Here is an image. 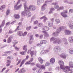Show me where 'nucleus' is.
Wrapping results in <instances>:
<instances>
[{
    "instance_id": "nucleus-1",
    "label": "nucleus",
    "mask_w": 73,
    "mask_h": 73,
    "mask_svg": "<svg viewBox=\"0 0 73 73\" xmlns=\"http://www.w3.org/2000/svg\"><path fill=\"white\" fill-rule=\"evenodd\" d=\"M58 63L60 65L61 69H62L64 72L66 73H68V70H70L69 66H66L64 67V62L62 61H59Z\"/></svg>"
},
{
    "instance_id": "nucleus-2",
    "label": "nucleus",
    "mask_w": 73,
    "mask_h": 73,
    "mask_svg": "<svg viewBox=\"0 0 73 73\" xmlns=\"http://www.w3.org/2000/svg\"><path fill=\"white\" fill-rule=\"evenodd\" d=\"M24 8L25 9V11H31V10L32 11H34L36 9V7L34 5H31L29 6V8L27 7V6L25 4H24Z\"/></svg>"
},
{
    "instance_id": "nucleus-3",
    "label": "nucleus",
    "mask_w": 73,
    "mask_h": 73,
    "mask_svg": "<svg viewBox=\"0 0 73 73\" xmlns=\"http://www.w3.org/2000/svg\"><path fill=\"white\" fill-rule=\"evenodd\" d=\"M50 41H53V43L54 44H60V43H61V40L60 39L55 38L53 37L51 38Z\"/></svg>"
},
{
    "instance_id": "nucleus-4",
    "label": "nucleus",
    "mask_w": 73,
    "mask_h": 73,
    "mask_svg": "<svg viewBox=\"0 0 73 73\" xmlns=\"http://www.w3.org/2000/svg\"><path fill=\"white\" fill-rule=\"evenodd\" d=\"M42 30H45V31H43L42 32V33H44L46 35H48V33L46 32V31H48V30H49V28L47 26H44L43 28L42 29Z\"/></svg>"
},
{
    "instance_id": "nucleus-5",
    "label": "nucleus",
    "mask_w": 73,
    "mask_h": 73,
    "mask_svg": "<svg viewBox=\"0 0 73 73\" xmlns=\"http://www.w3.org/2000/svg\"><path fill=\"white\" fill-rule=\"evenodd\" d=\"M28 54H29L30 53V54L31 55V57H32L33 56H34V54H35V55H36V53H37V51H31L30 50H29L28 51Z\"/></svg>"
},
{
    "instance_id": "nucleus-6",
    "label": "nucleus",
    "mask_w": 73,
    "mask_h": 73,
    "mask_svg": "<svg viewBox=\"0 0 73 73\" xmlns=\"http://www.w3.org/2000/svg\"><path fill=\"white\" fill-rule=\"evenodd\" d=\"M69 65L70 67L68 66V67H69V70H68V72H69V71H70V68H73V63L72 62H69Z\"/></svg>"
},
{
    "instance_id": "nucleus-7",
    "label": "nucleus",
    "mask_w": 73,
    "mask_h": 73,
    "mask_svg": "<svg viewBox=\"0 0 73 73\" xmlns=\"http://www.w3.org/2000/svg\"><path fill=\"white\" fill-rule=\"evenodd\" d=\"M55 62V59L54 58H51L50 60V62L51 64H53Z\"/></svg>"
},
{
    "instance_id": "nucleus-8",
    "label": "nucleus",
    "mask_w": 73,
    "mask_h": 73,
    "mask_svg": "<svg viewBox=\"0 0 73 73\" xmlns=\"http://www.w3.org/2000/svg\"><path fill=\"white\" fill-rule=\"evenodd\" d=\"M52 5H54V8L55 9H58L59 7L58 5H56V3H52Z\"/></svg>"
},
{
    "instance_id": "nucleus-9",
    "label": "nucleus",
    "mask_w": 73,
    "mask_h": 73,
    "mask_svg": "<svg viewBox=\"0 0 73 73\" xmlns=\"http://www.w3.org/2000/svg\"><path fill=\"white\" fill-rule=\"evenodd\" d=\"M48 26L49 27H52L53 25V22H49L48 23Z\"/></svg>"
},
{
    "instance_id": "nucleus-10",
    "label": "nucleus",
    "mask_w": 73,
    "mask_h": 73,
    "mask_svg": "<svg viewBox=\"0 0 73 73\" xmlns=\"http://www.w3.org/2000/svg\"><path fill=\"white\" fill-rule=\"evenodd\" d=\"M60 56L61 58H65L66 57V55L64 54H62L61 55H60Z\"/></svg>"
},
{
    "instance_id": "nucleus-11",
    "label": "nucleus",
    "mask_w": 73,
    "mask_h": 73,
    "mask_svg": "<svg viewBox=\"0 0 73 73\" xmlns=\"http://www.w3.org/2000/svg\"><path fill=\"white\" fill-rule=\"evenodd\" d=\"M38 60L40 62V63L41 64H42L43 63V61L44 60L42 59V58L41 57H39L38 58Z\"/></svg>"
},
{
    "instance_id": "nucleus-12",
    "label": "nucleus",
    "mask_w": 73,
    "mask_h": 73,
    "mask_svg": "<svg viewBox=\"0 0 73 73\" xmlns=\"http://www.w3.org/2000/svg\"><path fill=\"white\" fill-rule=\"evenodd\" d=\"M17 34L20 36H23V31H20L17 33Z\"/></svg>"
},
{
    "instance_id": "nucleus-13",
    "label": "nucleus",
    "mask_w": 73,
    "mask_h": 73,
    "mask_svg": "<svg viewBox=\"0 0 73 73\" xmlns=\"http://www.w3.org/2000/svg\"><path fill=\"white\" fill-rule=\"evenodd\" d=\"M25 61H26V59H24L22 61L20 65L19 66L20 67H21V66H22L24 64V62H25Z\"/></svg>"
},
{
    "instance_id": "nucleus-14",
    "label": "nucleus",
    "mask_w": 73,
    "mask_h": 73,
    "mask_svg": "<svg viewBox=\"0 0 73 73\" xmlns=\"http://www.w3.org/2000/svg\"><path fill=\"white\" fill-rule=\"evenodd\" d=\"M12 38V36H10L8 38L7 40V42L8 43H10L11 42V41H12V40H11V39Z\"/></svg>"
},
{
    "instance_id": "nucleus-15",
    "label": "nucleus",
    "mask_w": 73,
    "mask_h": 73,
    "mask_svg": "<svg viewBox=\"0 0 73 73\" xmlns=\"http://www.w3.org/2000/svg\"><path fill=\"white\" fill-rule=\"evenodd\" d=\"M27 46L25 45L23 46V50H24L25 51V52H27L28 50L27 49Z\"/></svg>"
},
{
    "instance_id": "nucleus-16",
    "label": "nucleus",
    "mask_w": 73,
    "mask_h": 73,
    "mask_svg": "<svg viewBox=\"0 0 73 73\" xmlns=\"http://www.w3.org/2000/svg\"><path fill=\"white\" fill-rule=\"evenodd\" d=\"M61 15L63 17H67V15L66 14H64V12H62L61 13Z\"/></svg>"
},
{
    "instance_id": "nucleus-17",
    "label": "nucleus",
    "mask_w": 73,
    "mask_h": 73,
    "mask_svg": "<svg viewBox=\"0 0 73 73\" xmlns=\"http://www.w3.org/2000/svg\"><path fill=\"white\" fill-rule=\"evenodd\" d=\"M39 68L40 69H45V66H44V65H41L40 66Z\"/></svg>"
},
{
    "instance_id": "nucleus-18",
    "label": "nucleus",
    "mask_w": 73,
    "mask_h": 73,
    "mask_svg": "<svg viewBox=\"0 0 73 73\" xmlns=\"http://www.w3.org/2000/svg\"><path fill=\"white\" fill-rule=\"evenodd\" d=\"M14 17L15 19H19L20 18V15L18 14H15L14 15Z\"/></svg>"
},
{
    "instance_id": "nucleus-19",
    "label": "nucleus",
    "mask_w": 73,
    "mask_h": 73,
    "mask_svg": "<svg viewBox=\"0 0 73 73\" xmlns=\"http://www.w3.org/2000/svg\"><path fill=\"white\" fill-rule=\"evenodd\" d=\"M5 8V5H3L1 6L0 9V11L2 10V11H3V9Z\"/></svg>"
},
{
    "instance_id": "nucleus-20",
    "label": "nucleus",
    "mask_w": 73,
    "mask_h": 73,
    "mask_svg": "<svg viewBox=\"0 0 73 73\" xmlns=\"http://www.w3.org/2000/svg\"><path fill=\"white\" fill-rule=\"evenodd\" d=\"M69 41L70 42H73V37H70L69 38Z\"/></svg>"
},
{
    "instance_id": "nucleus-21",
    "label": "nucleus",
    "mask_w": 73,
    "mask_h": 73,
    "mask_svg": "<svg viewBox=\"0 0 73 73\" xmlns=\"http://www.w3.org/2000/svg\"><path fill=\"white\" fill-rule=\"evenodd\" d=\"M37 25H38V27H42V26L43 25V24L42 23H39Z\"/></svg>"
},
{
    "instance_id": "nucleus-22",
    "label": "nucleus",
    "mask_w": 73,
    "mask_h": 73,
    "mask_svg": "<svg viewBox=\"0 0 73 73\" xmlns=\"http://www.w3.org/2000/svg\"><path fill=\"white\" fill-rule=\"evenodd\" d=\"M20 70L22 72V73H25V72H26V70H25V69H24V68H22Z\"/></svg>"
},
{
    "instance_id": "nucleus-23",
    "label": "nucleus",
    "mask_w": 73,
    "mask_h": 73,
    "mask_svg": "<svg viewBox=\"0 0 73 73\" xmlns=\"http://www.w3.org/2000/svg\"><path fill=\"white\" fill-rule=\"evenodd\" d=\"M55 9H54V8H51L50 9V11L49 12V14H50V13H52V11H54Z\"/></svg>"
},
{
    "instance_id": "nucleus-24",
    "label": "nucleus",
    "mask_w": 73,
    "mask_h": 73,
    "mask_svg": "<svg viewBox=\"0 0 73 73\" xmlns=\"http://www.w3.org/2000/svg\"><path fill=\"white\" fill-rule=\"evenodd\" d=\"M69 53H70V54H73V49H70L69 50Z\"/></svg>"
},
{
    "instance_id": "nucleus-25",
    "label": "nucleus",
    "mask_w": 73,
    "mask_h": 73,
    "mask_svg": "<svg viewBox=\"0 0 73 73\" xmlns=\"http://www.w3.org/2000/svg\"><path fill=\"white\" fill-rule=\"evenodd\" d=\"M10 10L9 9L7 10L6 11V14L7 15H8L9 13H10Z\"/></svg>"
},
{
    "instance_id": "nucleus-26",
    "label": "nucleus",
    "mask_w": 73,
    "mask_h": 73,
    "mask_svg": "<svg viewBox=\"0 0 73 73\" xmlns=\"http://www.w3.org/2000/svg\"><path fill=\"white\" fill-rule=\"evenodd\" d=\"M20 54L22 55H25V51H22L20 52Z\"/></svg>"
},
{
    "instance_id": "nucleus-27",
    "label": "nucleus",
    "mask_w": 73,
    "mask_h": 73,
    "mask_svg": "<svg viewBox=\"0 0 73 73\" xmlns=\"http://www.w3.org/2000/svg\"><path fill=\"white\" fill-rule=\"evenodd\" d=\"M45 5H44L42 7V11H44V10H45Z\"/></svg>"
},
{
    "instance_id": "nucleus-28",
    "label": "nucleus",
    "mask_w": 73,
    "mask_h": 73,
    "mask_svg": "<svg viewBox=\"0 0 73 73\" xmlns=\"http://www.w3.org/2000/svg\"><path fill=\"white\" fill-rule=\"evenodd\" d=\"M55 49H56V50H61V48L58 46H56L55 47Z\"/></svg>"
},
{
    "instance_id": "nucleus-29",
    "label": "nucleus",
    "mask_w": 73,
    "mask_h": 73,
    "mask_svg": "<svg viewBox=\"0 0 73 73\" xmlns=\"http://www.w3.org/2000/svg\"><path fill=\"white\" fill-rule=\"evenodd\" d=\"M38 23V21L37 20L35 21L34 22V24L35 25L37 24Z\"/></svg>"
},
{
    "instance_id": "nucleus-30",
    "label": "nucleus",
    "mask_w": 73,
    "mask_h": 73,
    "mask_svg": "<svg viewBox=\"0 0 73 73\" xmlns=\"http://www.w3.org/2000/svg\"><path fill=\"white\" fill-rule=\"evenodd\" d=\"M29 64H31V62L30 61L26 62L25 63V65H29Z\"/></svg>"
},
{
    "instance_id": "nucleus-31",
    "label": "nucleus",
    "mask_w": 73,
    "mask_h": 73,
    "mask_svg": "<svg viewBox=\"0 0 73 73\" xmlns=\"http://www.w3.org/2000/svg\"><path fill=\"white\" fill-rule=\"evenodd\" d=\"M31 29V26H29V27H27L26 28V30L27 31H29V30H30Z\"/></svg>"
},
{
    "instance_id": "nucleus-32",
    "label": "nucleus",
    "mask_w": 73,
    "mask_h": 73,
    "mask_svg": "<svg viewBox=\"0 0 73 73\" xmlns=\"http://www.w3.org/2000/svg\"><path fill=\"white\" fill-rule=\"evenodd\" d=\"M33 35H31L30 36V37H29V38L30 39V40H31L32 39H33Z\"/></svg>"
},
{
    "instance_id": "nucleus-33",
    "label": "nucleus",
    "mask_w": 73,
    "mask_h": 73,
    "mask_svg": "<svg viewBox=\"0 0 73 73\" xmlns=\"http://www.w3.org/2000/svg\"><path fill=\"white\" fill-rule=\"evenodd\" d=\"M70 27L71 29H73V24H70Z\"/></svg>"
},
{
    "instance_id": "nucleus-34",
    "label": "nucleus",
    "mask_w": 73,
    "mask_h": 73,
    "mask_svg": "<svg viewBox=\"0 0 73 73\" xmlns=\"http://www.w3.org/2000/svg\"><path fill=\"white\" fill-rule=\"evenodd\" d=\"M5 20H3L1 26H4V25L5 24Z\"/></svg>"
},
{
    "instance_id": "nucleus-35",
    "label": "nucleus",
    "mask_w": 73,
    "mask_h": 73,
    "mask_svg": "<svg viewBox=\"0 0 73 73\" xmlns=\"http://www.w3.org/2000/svg\"><path fill=\"white\" fill-rule=\"evenodd\" d=\"M61 9H64V7H61L59 8L58 9V11H59V10H61Z\"/></svg>"
},
{
    "instance_id": "nucleus-36",
    "label": "nucleus",
    "mask_w": 73,
    "mask_h": 73,
    "mask_svg": "<svg viewBox=\"0 0 73 73\" xmlns=\"http://www.w3.org/2000/svg\"><path fill=\"white\" fill-rule=\"evenodd\" d=\"M28 33L27 32H25L24 33V34H23V36H26L27 35Z\"/></svg>"
},
{
    "instance_id": "nucleus-37",
    "label": "nucleus",
    "mask_w": 73,
    "mask_h": 73,
    "mask_svg": "<svg viewBox=\"0 0 73 73\" xmlns=\"http://www.w3.org/2000/svg\"><path fill=\"white\" fill-rule=\"evenodd\" d=\"M7 63H9V64H11V60H7Z\"/></svg>"
},
{
    "instance_id": "nucleus-38",
    "label": "nucleus",
    "mask_w": 73,
    "mask_h": 73,
    "mask_svg": "<svg viewBox=\"0 0 73 73\" xmlns=\"http://www.w3.org/2000/svg\"><path fill=\"white\" fill-rule=\"evenodd\" d=\"M36 72L37 73H40V72H41V70L38 69L36 70Z\"/></svg>"
},
{
    "instance_id": "nucleus-39",
    "label": "nucleus",
    "mask_w": 73,
    "mask_h": 73,
    "mask_svg": "<svg viewBox=\"0 0 73 73\" xmlns=\"http://www.w3.org/2000/svg\"><path fill=\"white\" fill-rule=\"evenodd\" d=\"M55 21L56 23L57 24H58V23H60V20L58 19H56Z\"/></svg>"
},
{
    "instance_id": "nucleus-40",
    "label": "nucleus",
    "mask_w": 73,
    "mask_h": 73,
    "mask_svg": "<svg viewBox=\"0 0 73 73\" xmlns=\"http://www.w3.org/2000/svg\"><path fill=\"white\" fill-rule=\"evenodd\" d=\"M50 63L48 62H47L45 64V66H49L50 65Z\"/></svg>"
},
{
    "instance_id": "nucleus-41",
    "label": "nucleus",
    "mask_w": 73,
    "mask_h": 73,
    "mask_svg": "<svg viewBox=\"0 0 73 73\" xmlns=\"http://www.w3.org/2000/svg\"><path fill=\"white\" fill-rule=\"evenodd\" d=\"M20 7H21V6H17L16 8V10H18V9H19L20 8Z\"/></svg>"
},
{
    "instance_id": "nucleus-42",
    "label": "nucleus",
    "mask_w": 73,
    "mask_h": 73,
    "mask_svg": "<svg viewBox=\"0 0 73 73\" xmlns=\"http://www.w3.org/2000/svg\"><path fill=\"white\" fill-rule=\"evenodd\" d=\"M21 62V60H19L17 63L16 64V65L17 66Z\"/></svg>"
},
{
    "instance_id": "nucleus-43",
    "label": "nucleus",
    "mask_w": 73,
    "mask_h": 73,
    "mask_svg": "<svg viewBox=\"0 0 73 73\" xmlns=\"http://www.w3.org/2000/svg\"><path fill=\"white\" fill-rule=\"evenodd\" d=\"M46 20H48V18L46 17V16H45V18L44 20V22H45V21H46Z\"/></svg>"
},
{
    "instance_id": "nucleus-44",
    "label": "nucleus",
    "mask_w": 73,
    "mask_h": 73,
    "mask_svg": "<svg viewBox=\"0 0 73 73\" xmlns=\"http://www.w3.org/2000/svg\"><path fill=\"white\" fill-rule=\"evenodd\" d=\"M40 44H45V41L42 40L40 42Z\"/></svg>"
},
{
    "instance_id": "nucleus-45",
    "label": "nucleus",
    "mask_w": 73,
    "mask_h": 73,
    "mask_svg": "<svg viewBox=\"0 0 73 73\" xmlns=\"http://www.w3.org/2000/svg\"><path fill=\"white\" fill-rule=\"evenodd\" d=\"M13 33V32L11 30H10L9 32V34H11Z\"/></svg>"
},
{
    "instance_id": "nucleus-46",
    "label": "nucleus",
    "mask_w": 73,
    "mask_h": 73,
    "mask_svg": "<svg viewBox=\"0 0 73 73\" xmlns=\"http://www.w3.org/2000/svg\"><path fill=\"white\" fill-rule=\"evenodd\" d=\"M69 12H71V13H73V9H70L69 10Z\"/></svg>"
},
{
    "instance_id": "nucleus-47",
    "label": "nucleus",
    "mask_w": 73,
    "mask_h": 73,
    "mask_svg": "<svg viewBox=\"0 0 73 73\" xmlns=\"http://www.w3.org/2000/svg\"><path fill=\"white\" fill-rule=\"evenodd\" d=\"M15 48L17 50H19L20 48H17V47L15 46Z\"/></svg>"
},
{
    "instance_id": "nucleus-48",
    "label": "nucleus",
    "mask_w": 73,
    "mask_h": 73,
    "mask_svg": "<svg viewBox=\"0 0 73 73\" xmlns=\"http://www.w3.org/2000/svg\"><path fill=\"white\" fill-rule=\"evenodd\" d=\"M33 60V58H30V60L29 61L31 62H32Z\"/></svg>"
},
{
    "instance_id": "nucleus-49",
    "label": "nucleus",
    "mask_w": 73,
    "mask_h": 73,
    "mask_svg": "<svg viewBox=\"0 0 73 73\" xmlns=\"http://www.w3.org/2000/svg\"><path fill=\"white\" fill-rule=\"evenodd\" d=\"M19 26H17V29L15 30V32H16V31L19 30Z\"/></svg>"
},
{
    "instance_id": "nucleus-50",
    "label": "nucleus",
    "mask_w": 73,
    "mask_h": 73,
    "mask_svg": "<svg viewBox=\"0 0 73 73\" xmlns=\"http://www.w3.org/2000/svg\"><path fill=\"white\" fill-rule=\"evenodd\" d=\"M7 58L8 60H10V59H11V56H8L7 57Z\"/></svg>"
},
{
    "instance_id": "nucleus-51",
    "label": "nucleus",
    "mask_w": 73,
    "mask_h": 73,
    "mask_svg": "<svg viewBox=\"0 0 73 73\" xmlns=\"http://www.w3.org/2000/svg\"><path fill=\"white\" fill-rule=\"evenodd\" d=\"M39 38L40 39H41V38H43V35H41L39 36Z\"/></svg>"
},
{
    "instance_id": "nucleus-52",
    "label": "nucleus",
    "mask_w": 73,
    "mask_h": 73,
    "mask_svg": "<svg viewBox=\"0 0 73 73\" xmlns=\"http://www.w3.org/2000/svg\"><path fill=\"white\" fill-rule=\"evenodd\" d=\"M45 16H44L43 17H41L40 18L41 20L43 19H45Z\"/></svg>"
},
{
    "instance_id": "nucleus-53",
    "label": "nucleus",
    "mask_w": 73,
    "mask_h": 73,
    "mask_svg": "<svg viewBox=\"0 0 73 73\" xmlns=\"http://www.w3.org/2000/svg\"><path fill=\"white\" fill-rule=\"evenodd\" d=\"M64 29V27H62L60 28V31H61V29Z\"/></svg>"
},
{
    "instance_id": "nucleus-54",
    "label": "nucleus",
    "mask_w": 73,
    "mask_h": 73,
    "mask_svg": "<svg viewBox=\"0 0 73 73\" xmlns=\"http://www.w3.org/2000/svg\"><path fill=\"white\" fill-rule=\"evenodd\" d=\"M63 13H68V11L67 10H64Z\"/></svg>"
},
{
    "instance_id": "nucleus-55",
    "label": "nucleus",
    "mask_w": 73,
    "mask_h": 73,
    "mask_svg": "<svg viewBox=\"0 0 73 73\" xmlns=\"http://www.w3.org/2000/svg\"><path fill=\"white\" fill-rule=\"evenodd\" d=\"M5 69H6V68H3L1 71V72H3V71H4V70H5Z\"/></svg>"
},
{
    "instance_id": "nucleus-56",
    "label": "nucleus",
    "mask_w": 73,
    "mask_h": 73,
    "mask_svg": "<svg viewBox=\"0 0 73 73\" xmlns=\"http://www.w3.org/2000/svg\"><path fill=\"white\" fill-rule=\"evenodd\" d=\"M36 66H37V67H38V68H39V67H40V66L39 65V64H36Z\"/></svg>"
},
{
    "instance_id": "nucleus-57",
    "label": "nucleus",
    "mask_w": 73,
    "mask_h": 73,
    "mask_svg": "<svg viewBox=\"0 0 73 73\" xmlns=\"http://www.w3.org/2000/svg\"><path fill=\"white\" fill-rule=\"evenodd\" d=\"M29 58V56L28 55H27L26 56V58L25 59H26V60H27V59H28V58Z\"/></svg>"
},
{
    "instance_id": "nucleus-58",
    "label": "nucleus",
    "mask_w": 73,
    "mask_h": 73,
    "mask_svg": "<svg viewBox=\"0 0 73 73\" xmlns=\"http://www.w3.org/2000/svg\"><path fill=\"white\" fill-rule=\"evenodd\" d=\"M57 33H58V32H55L53 33V35L55 34V35H57Z\"/></svg>"
},
{
    "instance_id": "nucleus-59",
    "label": "nucleus",
    "mask_w": 73,
    "mask_h": 73,
    "mask_svg": "<svg viewBox=\"0 0 73 73\" xmlns=\"http://www.w3.org/2000/svg\"><path fill=\"white\" fill-rule=\"evenodd\" d=\"M35 36L36 37H39V35L38 34H36L35 35Z\"/></svg>"
},
{
    "instance_id": "nucleus-60",
    "label": "nucleus",
    "mask_w": 73,
    "mask_h": 73,
    "mask_svg": "<svg viewBox=\"0 0 73 73\" xmlns=\"http://www.w3.org/2000/svg\"><path fill=\"white\" fill-rule=\"evenodd\" d=\"M31 65H35V63L32 62L31 64Z\"/></svg>"
},
{
    "instance_id": "nucleus-61",
    "label": "nucleus",
    "mask_w": 73,
    "mask_h": 73,
    "mask_svg": "<svg viewBox=\"0 0 73 73\" xmlns=\"http://www.w3.org/2000/svg\"><path fill=\"white\" fill-rule=\"evenodd\" d=\"M37 28H38L36 26L34 27V29H37Z\"/></svg>"
},
{
    "instance_id": "nucleus-62",
    "label": "nucleus",
    "mask_w": 73,
    "mask_h": 73,
    "mask_svg": "<svg viewBox=\"0 0 73 73\" xmlns=\"http://www.w3.org/2000/svg\"><path fill=\"white\" fill-rule=\"evenodd\" d=\"M10 66V63L7 64L6 65L7 66Z\"/></svg>"
},
{
    "instance_id": "nucleus-63",
    "label": "nucleus",
    "mask_w": 73,
    "mask_h": 73,
    "mask_svg": "<svg viewBox=\"0 0 73 73\" xmlns=\"http://www.w3.org/2000/svg\"><path fill=\"white\" fill-rule=\"evenodd\" d=\"M13 65H11L10 66L9 68H13Z\"/></svg>"
},
{
    "instance_id": "nucleus-64",
    "label": "nucleus",
    "mask_w": 73,
    "mask_h": 73,
    "mask_svg": "<svg viewBox=\"0 0 73 73\" xmlns=\"http://www.w3.org/2000/svg\"><path fill=\"white\" fill-rule=\"evenodd\" d=\"M21 24H22V23H21L19 22L18 23L19 25H21Z\"/></svg>"
}]
</instances>
